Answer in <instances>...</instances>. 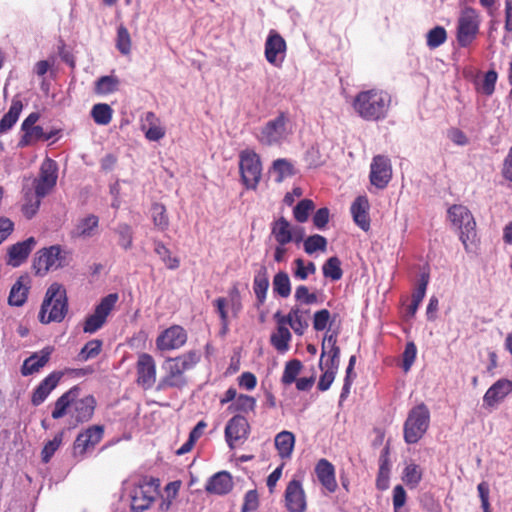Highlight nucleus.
Segmentation results:
<instances>
[{"instance_id":"ddd939ff","label":"nucleus","mask_w":512,"mask_h":512,"mask_svg":"<svg viewBox=\"0 0 512 512\" xmlns=\"http://www.w3.org/2000/svg\"><path fill=\"white\" fill-rule=\"evenodd\" d=\"M392 178V167L390 160L383 156L377 155L371 163L370 181L379 189H384Z\"/></svg>"},{"instance_id":"4468645a","label":"nucleus","mask_w":512,"mask_h":512,"mask_svg":"<svg viewBox=\"0 0 512 512\" xmlns=\"http://www.w3.org/2000/svg\"><path fill=\"white\" fill-rule=\"evenodd\" d=\"M286 52V41L275 30H271L265 42L266 60L276 66H281Z\"/></svg>"},{"instance_id":"774afa93","label":"nucleus","mask_w":512,"mask_h":512,"mask_svg":"<svg viewBox=\"0 0 512 512\" xmlns=\"http://www.w3.org/2000/svg\"><path fill=\"white\" fill-rule=\"evenodd\" d=\"M330 211L327 207L318 209L313 215V224L319 229L323 230L329 222Z\"/></svg>"},{"instance_id":"c03bdc74","label":"nucleus","mask_w":512,"mask_h":512,"mask_svg":"<svg viewBox=\"0 0 512 512\" xmlns=\"http://www.w3.org/2000/svg\"><path fill=\"white\" fill-rule=\"evenodd\" d=\"M303 365L300 360L292 359L285 365L284 372L282 375V383L290 385L297 380V375L300 373Z\"/></svg>"},{"instance_id":"6e6552de","label":"nucleus","mask_w":512,"mask_h":512,"mask_svg":"<svg viewBox=\"0 0 512 512\" xmlns=\"http://www.w3.org/2000/svg\"><path fill=\"white\" fill-rule=\"evenodd\" d=\"M118 298L117 293H111L102 298L95 307L94 313L86 318L83 331L85 333H94L99 330L105 324L106 318L114 308Z\"/></svg>"},{"instance_id":"c756f323","label":"nucleus","mask_w":512,"mask_h":512,"mask_svg":"<svg viewBox=\"0 0 512 512\" xmlns=\"http://www.w3.org/2000/svg\"><path fill=\"white\" fill-rule=\"evenodd\" d=\"M271 234L274 236L277 243L281 246H285L293 240L291 225L289 221L283 216L272 223Z\"/></svg>"},{"instance_id":"4be33fe9","label":"nucleus","mask_w":512,"mask_h":512,"mask_svg":"<svg viewBox=\"0 0 512 512\" xmlns=\"http://www.w3.org/2000/svg\"><path fill=\"white\" fill-rule=\"evenodd\" d=\"M233 488L232 476L227 471H220L209 478L205 490L210 494L225 495Z\"/></svg>"},{"instance_id":"5fc2aeb1","label":"nucleus","mask_w":512,"mask_h":512,"mask_svg":"<svg viewBox=\"0 0 512 512\" xmlns=\"http://www.w3.org/2000/svg\"><path fill=\"white\" fill-rule=\"evenodd\" d=\"M119 79L114 76H102L96 82V91L100 94H109L118 89Z\"/></svg>"},{"instance_id":"a878e982","label":"nucleus","mask_w":512,"mask_h":512,"mask_svg":"<svg viewBox=\"0 0 512 512\" xmlns=\"http://www.w3.org/2000/svg\"><path fill=\"white\" fill-rule=\"evenodd\" d=\"M30 289L29 275H21L13 284L9 297L8 304L11 306L20 307L27 301L28 292Z\"/></svg>"},{"instance_id":"a19ab883","label":"nucleus","mask_w":512,"mask_h":512,"mask_svg":"<svg viewBox=\"0 0 512 512\" xmlns=\"http://www.w3.org/2000/svg\"><path fill=\"white\" fill-rule=\"evenodd\" d=\"M314 209L315 203L311 199H302L294 207L293 216L297 222L305 223Z\"/></svg>"},{"instance_id":"412c9836","label":"nucleus","mask_w":512,"mask_h":512,"mask_svg":"<svg viewBox=\"0 0 512 512\" xmlns=\"http://www.w3.org/2000/svg\"><path fill=\"white\" fill-rule=\"evenodd\" d=\"M35 245L36 240L34 237H29L22 242L13 244L8 249V264L13 267H18L21 265L28 258Z\"/></svg>"},{"instance_id":"f03ea898","label":"nucleus","mask_w":512,"mask_h":512,"mask_svg":"<svg viewBox=\"0 0 512 512\" xmlns=\"http://www.w3.org/2000/svg\"><path fill=\"white\" fill-rule=\"evenodd\" d=\"M68 312V298L66 289L59 283H52L46 293L41 304L38 315L42 324L51 322H61Z\"/></svg>"},{"instance_id":"680f3d73","label":"nucleus","mask_w":512,"mask_h":512,"mask_svg":"<svg viewBox=\"0 0 512 512\" xmlns=\"http://www.w3.org/2000/svg\"><path fill=\"white\" fill-rule=\"evenodd\" d=\"M44 136V130L41 126H35L31 128L30 130L24 132L23 136L21 137L18 146L19 147H26L30 145L31 140H43Z\"/></svg>"},{"instance_id":"393cba45","label":"nucleus","mask_w":512,"mask_h":512,"mask_svg":"<svg viewBox=\"0 0 512 512\" xmlns=\"http://www.w3.org/2000/svg\"><path fill=\"white\" fill-rule=\"evenodd\" d=\"M510 392H512V381L499 379L486 391L483 401L487 406L492 407L502 401Z\"/></svg>"},{"instance_id":"13d9d810","label":"nucleus","mask_w":512,"mask_h":512,"mask_svg":"<svg viewBox=\"0 0 512 512\" xmlns=\"http://www.w3.org/2000/svg\"><path fill=\"white\" fill-rule=\"evenodd\" d=\"M296 266L294 270V277L300 280H306L309 274H314L316 272V266L313 262H308L305 265V262L302 258H297L294 261Z\"/></svg>"},{"instance_id":"4d7b16f0","label":"nucleus","mask_w":512,"mask_h":512,"mask_svg":"<svg viewBox=\"0 0 512 512\" xmlns=\"http://www.w3.org/2000/svg\"><path fill=\"white\" fill-rule=\"evenodd\" d=\"M102 344V341L98 339L88 341L81 349L79 353V358L83 361L95 358L101 352Z\"/></svg>"},{"instance_id":"a211bd4d","label":"nucleus","mask_w":512,"mask_h":512,"mask_svg":"<svg viewBox=\"0 0 512 512\" xmlns=\"http://www.w3.org/2000/svg\"><path fill=\"white\" fill-rule=\"evenodd\" d=\"M137 382L145 389L151 388L156 380V365L153 357L147 353L139 356L137 361Z\"/></svg>"},{"instance_id":"58836bf2","label":"nucleus","mask_w":512,"mask_h":512,"mask_svg":"<svg viewBox=\"0 0 512 512\" xmlns=\"http://www.w3.org/2000/svg\"><path fill=\"white\" fill-rule=\"evenodd\" d=\"M112 108L106 103L95 104L91 110V116L98 125H108L112 119Z\"/></svg>"},{"instance_id":"338daca9","label":"nucleus","mask_w":512,"mask_h":512,"mask_svg":"<svg viewBox=\"0 0 512 512\" xmlns=\"http://www.w3.org/2000/svg\"><path fill=\"white\" fill-rule=\"evenodd\" d=\"M331 314L327 309H321L314 313L313 316V328L316 331H322L327 327L330 321Z\"/></svg>"},{"instance_id":"2eb2a0df","label":"nucleus","mask_w":512,"mask_h":512,"mask_svg":"<svg viewBox=\"0 0 512 512\" xmlns=\"http://www.w3.org/2000/svg\"><path fill=\"white\" fill-rule=\"evenodd\" d=\"M186 341V331L181 326L175 325L166 329L158 336L156 345L159 350L167 351L180 348Z\"/></svg>"},{"instance_id":"aec40b11","label":"nucleus","mask_w":512,"mask_h":512,"mask_svg":"<svg viewBox=\"0 0 512 512\" xmlns=\"http://www.w3.org/2000/svg\"><path fill=\"white\" fill-rule=\"evenodd\" d=\"M53 351L54 348L52 346H46L40 352L33 353L25 359L21 367L22 375L28 376L38 372L48 363Z\"/></svg>"},{"instance_id":"a18cd8bd","label":"nucleus","mask_w":512,"mask_h":512,"mask_svg":"<svg viewBox=\"0 0 512 512\" xmlns=\"http://www.w3.org/2000/svg\"><path fill=\"white\" fill-rule=\"evenodd\" d=\"M131 45L128 29L124 25H120L117 29L116 48L122 55H128L131 52Z\"/></svg>"},{"instance_id":"8fccbe9b","label":"nucleus","mask_w":512,"mask_h":512,"mask_svg":"<svg viewBox=\"0 0 512 512\" xmlns=\"http://www.w3.org/2000/svg\"><path fill=\"white\" fill-rule=\"evenodd\" d=\"M98 226V217L89 215L82 219L76 227V235L81 237H90L93 230Z\"/></svg>"},{"instance_id":"3c124183","label":"nucleus","mask_w":512,"mask_h":512,"mask_svg":"<svg viewBox=\"0 0 512 512\" xmlns=\"http://www.w3.org/2000/svg\"><path fill=\"white\" fill-rule=\"evenodd\" d=\"M115 232L119 236L118 244L125 250H129L132 247L133 242V231L130 225L126 223H120Z\"/></svg>"},{"instance_id":"c9c22d12","label":"nucleus","mask_w":512,"mask_h":512,"mask_svg":"<svg viewBox=\"0 0 512 512\" xmlns=\"http://www.w3.org/2000/svg\"><path fill=\"white\" fill-rule=\"evenodd\" d=\"M322 272L324 277L332 281L340 280L343 276L340 259L337 256L328 258L322 266Z\"/></svg>"},{"instance_id":"e2e57ef3","label":"nucleus","mask_w":512,"mask_h":512,"mask_svg":"<svg viewBox=\"0 0 512 512\" xmlns=\"http://www.w3.org/2000/svg\"><path fill=\"white\" fill-rule=\"evenodd\" d=\"M498 79V74L495 70H489L484 75V80L481 85V92L487 96L494 93L495 84Z\"/></svg>"},{"instance_id":"473e14b6","label":"nucleus","mask_w":512,"mask_h":512,"mask_svg":"<svg viewBox=\"0 0 512 512\" xmlns=\"http://www.w3.org/2000/svg\"><path fill=\"white\" fill-rule=\"evenodd\" d=\"M22 108V102L14 98L8 112L5 113L0 120V134L6 133L15 125L22 111Z\"/></svg>"},{"instance_id":"603ef678","label":"nucleus","mask_w":512,"mask_h":512,"mask_svg":"<svg viewBox=\"0 0 512 512\" xmlns=\"http://www.w3.org/2000/svg\"><path fill=\"white\" fill-rule=\"evenodd\" d=\"M421 478L422 472L418 465L411 463L405 467L403 472V481L406 485L414 488L419 484Z\"/></svg>"},{"instance_id":"f3484780","label":"nucleus","mask_w":512,"mask_h":512,"mask_svg":"<svg viewBox=\"0 0 512 512\" xmlns=\"http://www.w3.org/2000/svg\"><path fill=\"white\" fill-rule=\"evenodd\" d=\"M285 502L289 512H304L306 510L305 493L299 480H291L285 490Z\"/></svg>"},{"instance_id":"2f4dec72","label":"nucleus","mask_w":512,"mask_h":512,"mask_svg":"<svg viewBox=\"0 0 512 512\" xmlns=\"http://www.w3.org/2000/svg\"><path fill=\"white\" fill-rule=\"evenodd\" d=\"M154 499V496L151 495L149 491H146L143 486H140L135 489L131 495V511L144 512L151 506Z\"/></svg>"},{"instance_id":"6ab92c4d","label":"nucleus","mask_w":512,"mask_h":512,"mask_svg":"<svg viewBox=\"0 0 512 512\" xmlns=\"http://www.w3.org/2000/svg\"><path fill=\"white\" fill-rule=\"evenodd\" d=\"M63 373L54 371L44 378L39 385L34 389L31 397V403L33 406H39L42 404L49 394L56 388Z\"/></svg>"},{"instance_id":"423d86ee","label":"nucleus","mask_w":512,"mask_h":512,"mask_svg":"<svg viewBox=\"0 0 512 512\" xmlns=\"http://www.w3.org/2000/svg\"><path fill=\"white\" fill-rule=\"evenodd\" d=\"M479 32V19L475 9L466 7L462 10L457 25V42L460 47H468Z\"/></svg>"},{"instance_id":"9d476101","label":"nucleus","mask_w":512,"mask_h":512,"mask_svg":"<svg viewBox=\"0 0 512 512\" xmlns=\"http://www.w3.org/2000/svg\"><path fill=\"white\" fill-rule=\"evenodd\" d=\"M94 396L87 395L83 398L74 397L70 405V428H76L78 425L90 421L96 408Z\"/></svg>"},{"instance_id":"37998d69","label":"nucleus","mask_w":512,"mask_h":512,"mask_svg":"<svg viewBox=\"0 0 512 512\" xmlns=\"http://www.w3.org/2000/svg\"><path fill=\"white\" fill-rule=\"evenodd\" d=\"M388 453V450H384V454L380 457V465H379V472L376 480V486L380 490H385L388 488L389 483V461L386 457V454Z\"/></svg>"},{"instance_id":"39448f33","label":"nucleus","mask_w":512,"mask_h":512,"mask_svg":"<svg viewBox=\"0 0 512 512\" xmlns=\"http://www.w3.org/2000/svg\"><path fill=\"white\" fill-rule=\"evenodd\" d=\"M448 216L453 226L459 230L460 240L467 248V242L476 236V222L472 213L463 205H453L448 209Z\"/></svg>"},{"instance_id":"69168bd1","label":"nucleus","mask_w":512,"mask_h":512,"mask_svg":"<svg viewBox=\"0 0 512 512\" xmlns=\"http://www.w3.org/2000/svg\"><path fill=\"white\" fill-rule=\"evenodd\" d=\"M259 506V497L256 490H249L244 496V503L241 508V512H253L257 510Z\"/></svg>"},{"instance_id":"0e129e2a","label":"nucleus","mask_w":512,"mask_h":512,"mask_svg":"<svg viewBox=\"0 0 512 512\" xmlns=\"http://www.w3.org/2000/svg\"><path fill=\"white\" fill-rule=\"evenodd\" d=\"M417 348L414 342H408L403 352L402 368L405 372L409 371L416 358Z\"/></svg>"},{"instance_id":"864d4df0","label":"nucleus","mask_w":512,"mask_h":512,"mask_svg":"<svg viewBox=\"0 0 512 512\" xmlns=\"http://www.w3.org/2000/svg\"><path fill=\"white\" fill-rule=\"evenodd\" d=\"M272 169L277 173L276 182L280 183L287 176L294 174L293 165L286 159H277L273 162Z\"/></svg>"},{"instance_id":"79ce46f5","label":"nucleus","mask_w":512,"mask_h":512,"mask_svg":"<svg viewBox=\"0 0 512 512\" xmlns=\"http://www.w3.org/2000/svg\"><path fill=\"white\" fill-rule=\"evenodd\" d=\"M48 262L49 269H57L64 265L65 257L61 255V247L53 245L41 250Z\"/></svg>"},{"instance_id":"bf43d9fd","label":"nucleus","mask_w":512,"mask_h":512,"mask_svg":"<svg viewBox=\"0 0 512 512\" xmlns=\"http://www.w3.org/2000/svg\"><path fill=\"white\" fill-rule=\"evenodd\" d=\"M430 275L429 271L423 270L419 276L416 290L412 294V300L421 303L426 294V289L429 284Z\"/></svg>"},{"instance_id":"20e7f679","label":"nucleus","mask_w":512,"mask_h":512,"mask_svg":"<svg viewBox=\"0 0 512 512\" xmlns=\"http://www.w3.org/2000/svg\"><path fill=\"white\" fill-rule=\"evenodd\" d=\"M239 170L243 184L247 189L255 190L262 175L260 156L250 149H245L239 154Z\"/></svg>"},{"instance_id":"72a5a7b5","label":"nucleus","mask_w":512,"mask_h":512,"mask_svg":"<svg viewBox=\"0 0 512 512\" xmlns=\"http://www.w3.org/2000/svg\"><path fill=\"white\" fill-rule=\"evenodd\" d=\"M292 338L291 332L286 326L279 325L277 331L270 337L272 346L280 353L289 349V342Z\"/></svg>"},{"instance_id":"bb28decb","label":"nucleus","mask_w":512,"mask_h":512,"mask_svg":"<svg viewBox=\"0 0 512 512\" xmlns=\"http://www.w3.org/2000/svg\"><path fill=\"white\" fill-rule=\"evenodd\" d=\"M23 197H24V203L22 205V213L27 219H31L37 211L39 210V207L41 205V200L45 196H39L37 194L36 189H33V187L28 186L27 184L23 185Z\"/></svg>"},{"instance_id":"7ed1b4c3","label":"nucleus","mask_w":512,"mask_h":512,"mask_svg":"<svg viewBox=\"0 0 512 512\" xmlns=\"http://www.w3.org/2000/svg\"><path fill=\"white\" fill-rule=\"evenodd\" d=\"M430 422V412L424 403L413 407L404 423V440L408 444L417 443L426 433Z\"/></svg>"},{"instance_id":"f8f14e48","label":"nucleus","mask_w":512,"mask_h":512,"mask_svg":"<svg viewBox=\"0 0 512 512\" xmlns=\"http://www.w3.org/2000/svg\"><path fill=\"white\" fill-rule=\"evenodd\" d=\"M163 368L166 371L164 377L160 379L157 390H166L168 388L183 389L187 385V378L184 370L170 358L165 362Z\"/></svg>"},{"instance_id":"ea45409f","label":"nucleus","mask_w":512,"mask_h":512,"mask_svg":"<svg viewBox=\"0 0 512 512\" xmlns=\"http://www.w3.org/2000/svg\"><path fill=\"white\" fill-rule=\"evenodd\" d=\"M255 406H256V400L254 397L241 394L228 407V411L231 413H233V412L248 413L249 411H254Z\"/></svg>"},{"instance_id":"09e8293b","label":"nucleus","mask_w":512,"mask_h":512,"mask_svg":"<svg viewBox=\"0 0 512 512\" xmlns=\"http://www.w3.org/2000/svg\"><path fill=\"white\" fill-rule=\"evenodd\" d=\"M427 46L435 49L442 45L447 39V33L444 27L436 26L427 33Z\"/></svg>"},{"instance_id":"dca6fc26","label":"nucleus","mask_w":512,"mask_h":512,"mask_svg":"<svg viewBox=\"0 0 512 512\" xmlns=\"http://www.w3.org/2000/svg\"><path fill=\"white\" fill-rule=\"evenodd\" d=\"M250 426L242 415H235L226 424L225 439L228 446L233 449L234 442L248 438Z\"/></svg>"},{"instance_id":"e433bc0d","label":"nucleus","mask_w":512,"mask_h":512,"mask_svg":"<svg viewBox=\"0 0 512 512\" xmlns=\"http://www.w3.org/2000/svg\"><path fill=\"white\" fill-rule=\"evenodd\" d=\"M273 291L282 298H287L291 294V283L289 276L284 271H279L273 278Z\"/></svg>"},{"instance_id":"0eeeda50","label":"nucleus","mask_w":512,"mask_h":512,"mask_svg":"<svg viewBox=\"0 0 512 512\" xmlns=\"http://www.w3.org/2000/svg\"><path fill=\"white\" fill-rule=\"evenodd\" d=\"M58 178V165L51 158H46L37 177L33 178L31 187L36 189L39 196H47L56 186Z\"/></svg>"},{"instance_id":"6e6d98bb","label":"nucleus","mask_w":512,"mask_h":512,"mask_svg":"<svg viewBox=\"0 0 512 512\" xmlns=\"http://www.w3.org/2000/svg\"><path fill=\"white\" fill-rule=\"evenodd\" d=\"M177 363L182 370L187 371L193 368L200 360V355L196 351H189L176 358H170Z\"/></svg>"},{"instance_id":"c85d7f7f","label":"nucleus","mask_w":512,"mask_h":512,"mask_svg":"<svg viewBox=\"0 0 512 512\" xmlns=\"http://www.w3.org/2000/svg\"><path fill=\"white\" fill-rule=\"evenodd\" d=\"M80 388L78 386H73L67 392L62 394L55 402L54 409L51 413L53 419H60L64 417L68 413V409L74 397H79Z\"/></svg>"},{"instance_id":"7c9ffc66","label":"nucleus","mask_w":512,"mask_h":512,"mask_svg":"<svg viewBox=\"0 0 512 512\" xmlns=\"http://www.w3.org/2000/svg\"><path fill=\"white\" fill-rule=\"evenodd\" d=\"M274 442L278 455L282 459L291 457L295 445V435L292 432L286 430L281 431L275 436Z\"/></svg>"},{"instance_id":"cd10ccee","label":"nucleus","mask_w":512,"mask_h":512,"mask_svg":"<svg viewBox=\"0 0 512 512\" xmlns=\"http://www.w3.org/2000/svg\"><path fill=\"white\" fill-rule=\"evenodd\" d=\"M269 288V277L268 271L265 265H260L259 269L256 271L253 280V290L256 295L257 304L256 306L259 308L264 304L266 300L267 290Z\"/></svg>"},{"instance_id":"f704fd0d","label":"nucleus","mask_w":512,"mask_h":512,"mask_svg":"<svg viewBox=\"0 0 512 512\" xmlns=\"http://www.w3.org/2000/svg\"><path fill=\"white\" fill-rule=\"evenodd\" d=\"M154 252L160 257L165 266L170 270H175L180 265V260L177 257H172L170 250L165 244L157 239L153 240Z\"/></svg>"},{"instance_id":"de8ad7c7","label":"nucleus","mask_w":512,"mask_h":512,"mask_svg":"<svg viewBox=\"0 0 512 512\" xmlns=\"http://www.w3.org/2000/svg\"><path fill=\"white\" fill-rule=\"evenodd\" d=\"M327 247V240L324 236L314 234L304 240V250L307 254L311 255L316 251H325Z\"/></svg>"},{"instance_id":"f257e3e1","label":"nucleus","mask_w":512,"mask_h":512,"mask_svg":"<svg viewBox=\"0 0 512 512\" xmlns=\"http://www.w3.org/2000/svg\"><path fill=\"white\" fill-rule=\"evenodd\" d=\"M391 103L392 97L387 91L369 89L359 92L352 106L365 121H379L387 117Z\"/></svg>"},{"instance_id":"5701e85b","label":"nucleus","mask_w":512,"mask_h":512,"mask_svg":"<svg viewBox=\"0 0 512 512\" xmlns=\"http://www.w3.org/2000/svg\"><path fill=\"white\" fill-rule=\"evenodd\" d=\"M315 473L322 486L330 493L335 492L337 482L335 479V468L326 459H320L315 467Z\"/></svg>"},{"instance_id":"4c0bfd02","label":"nucleus","mask_w":512,"mask_h":512,"mask_svg":"<svg viewBox=\"0 0 512 512\" xmlns=\"http://www.w3.org/2000/svg\"><path fill=\"white\" fill-rule=\"evenodd\" d=\"M151 217L154 225L160 230L165 231L169 227V219L166 208L161 203H153L151 206Z\"/></svg>"},{"instance_id":"49530a36","label":"nucleus","mask_w":512,"mask_h":512,"mask_svg":"<svg viewBox=\"0 0 512 512\" xmlns=\"http://www.w3.org/2000/svg\"><path fill=\"white\" fill-rule=\"evenodd\" d=\"M64 430L59 431L52 440H49L43 447L41 452L42 462L48 463L57 449L60 447L63 437Z\"/></svg>"},{"instance_id":"b1692460","label":"nucleus","mask_w":512,"mask_h":512,"mask_svg":"<svg viewBox=\"0 0 512 512\" xmlns=\"http://www.w3.org/2000/svg\"><path fill=\"white\" fill-rule=\"evenodd\" d=\"M369 202L366 196H358L352 203L350 211L354 222L362 230L370 229Z\"/></svg>"},{"instance_id":"1a4fd4ad","label":"nucleus","mask_w":512,"mask_h":512,"mask_svg":"<svg viewBox=\"0 0 512 512\" xmlns=\"http://www.w3.org/2000/svg\"><path fill=\"white\" fill-rule=\"evenodd\" d=\"M288 118L284 112L270 121H268L257 135L258 141L266 146L279 144L286 135V123Z\"/></svg>"},{"instance_id":"052dcab7","label":"nucleus","mask_w":512,"mask_h":512,"mask_svg":"<svg viewBox=\"0 0 512 512\" xmlns=\"http://www.w3.org/2000/svg\"><path fill=\"white\" fill-rule=\"evenodd\" d=\"M294 297L297 302L305 305H311L318 302L317 295L315 293H310L309 289L304 285H300L296 288Z\"/></svg>"},{"instance_id":"9b49d317","label":"nucleus","mask_w":512,"mask_h":512,"mask_svg":"<svg viewBox=\"0 0 512 512\" xmlns=\"http://www.w3.org/2000/svg\"><path fill=\"white\" fill-rule=\"evenodd\" d=\"M104 426L93 425L79 433L73 443L75 456L83 457L89 449H93L103 438Z\"/></svg>"}]
</instances>
